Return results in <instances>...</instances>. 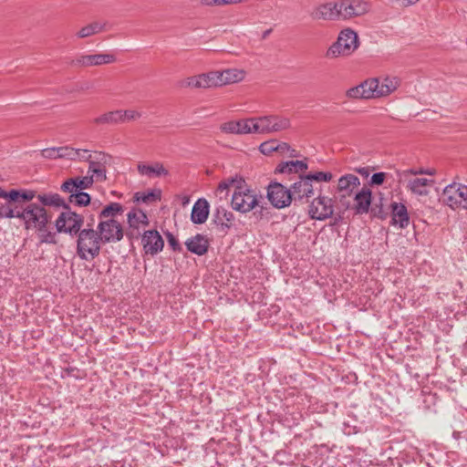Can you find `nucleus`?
Instances as JSON below:
<instances>
[{
    "instance_id": "47",
    "label": "nucleus",
    "mask_w": 467,
    "mask_h": 467,
    "mask_svg": "<svg viewBox=\"0 0 467 467\" xmlns=\"http://www.w3.org/2000/svg\"><path fill=\"white\" fill-rule=\"evenodd\" d=\"M275 144L276 140H275L263 142L259 147L260 151L265 155H270L271 153L277 151Z\"/></svg>"
},
{
    "instance_id": "14",
    "label": "nucleus",
    "mask_w": 467,
    "mask_h": 467,
    "mask_svg": "<svg viewBox=\"0 0 467 467\" xmlns=\"http://www.w3.org/2000/svg\"><path fill=\"white\" fill-rule=\"evenodd\" d=\"M267 198L271 204L278 209L288 206L292 202L289 189L275 182L268 185Z\"/></svg>"
},
{
    "instance_id": "62",
    "label": "nucleus",
    "mask_w": 467,
    "mask_h": 467,
    "mask_svg": "<svg viewBox=\"0 0 467 467\" xmlns=\"http://www.w3.org/2000/svg\"><path fill=\"white\" fill-rule=\"evenodd\" d=\"M463 437L467 440V431H466V432H464Z\"/></svg>"
},
{
    "instance_id": "32",
    "label": "nucleus",
    "mask_w": 467,
    "mask_h": 467,
    "mask_svg": "<svg viewBox=\"0 0 467 467\" xmlns=\"http://www.w3.org/2000/svg\"><path fill=\"white\" fill-rule=\"evenodd\" d=\"M105 29V24L100 22H92L83 27H81L77 33L78 38H86L97 35Z\"/></svg>"
},
{
    "instance_id": "10",
    "label": "nucleus",
    "mask_w": 467,
    "mask_h": 467,
    "mask_svg": "<svg viewBox=\"0 0 467 467\" xmlns=\"http://www.w3.org/2000/svg\"><path fill=\"white\" fill-rule=\"evenodd\" d=\"M117 61L115 55L111 53L83 54L71 61L73 67H89L109 65Z\"/></svg>"
},
{
    "instance_id": "33",
    "label": "nucleus",
    "mask_w": 467,
    "mask_h": 467,
    "mask_svg": "<svg viewBox=\"0 0 467 467\" xmlns=\"http://www.w3.org/2000/svg\"><path fill=\"white\" fill-rule=\"evenodd\" d=\"M123 212V207L119 202H110L105 206L99 213V220L115 219L119 214Z\"/></svg>"
},
{
    "instance_id": "45",
    "label": "nucleus",
    "mask_w": 467,
    "mask_h": 467,
    "mask_svg": "<svg viewBox=\"0 0 467 467\" xmlns=\"http://www.w3.org/2000/svg\"><path fill=\"white\" fill-rule=\"evenodd\" d=\"M73 151H74V159L73 161H90V159L93 155V153H90L89 150H85V149H75L73 148Z\"/></svg>"
},
{
    "instance_id": "53",
    "label": "nucleus",
    "mask_w": 467,
    "mask_h": 467,
    "mask_svg": "<svg viewBox=\"0 0 467 467\" xmlns=\"http://www.w3.org/2000/svg\"><path fill=\"white\" fill-rule=\"evenodd\" d=\"M36 193L34 191H22L20 193V199L24 201H31L35 198Z\"/></svg>"
},
{
    "instance_id": "37",
    "label": "nucleus",
    "mask_w": 467,
    "mask_h": 467,
    "mask_svg": "<svg viewBox=\"0 0 467 467\" xmlns=\"http://www.w3.org/2000/svg\"><path fill=\"white\" fill-rule=\"evenodd\" d=\"M244 182V180L242 177L235 176L228 178L219 183L218 190L220 192H223L225 190H228L230 187H233L235 190L236 186H240V184Z\"/></svg>"
},
{
    "instance_id": "25",
    "label": "nucleus",
    "mask_w": 467,
    "mask_h": 467,
    "mask_svg": "<svg viewBox=\"0 0 467 467\" xmlns=\"http://www.w3.org/2000/svg\"><path fill=\"white\" fill-rule=\"evenodd\" d=\"M217 73L219 87L238 83L244 79L246 72L240 68H228L222 71H215Z\"/></svg>"
},
{
    "instance_id": "23",
    "label": "nucleus",
    "mask_w": 467,
    "mask_h": 467,
    "mask_svg": "<svg viewBox=\"0 0 467 467\" xmlns=\"http://www.w3.org/2000/svg\"><path fill=\"white\" fill-rule=\"evenodd\" d=\"M372 202L371 190L364 186L360 191L355 193L353 210L356 214H364L368 213Z\"/></svg>"
},
{
    "instance_id": "7",
    "label": "nucleus",
    "mask_w": 467,
    "mask_h": 467,
    "mask_svg": "<svg viewBox=\"0 0 467 467\" xmlns=\"http://www.w3.org/2000/svg\"><path fill=\"white\" fill-rule=\"evenodd\" d=\"M97 232L103 244L117 243L123 238V227L116 219L99 220Z\"/></svg>"
},
{
    "instance_id": "52",
    "label": "nucleus",
    "mask_w": 467,
    "mask_h": 467,
    "mask_svg": "<svg viewBox=\"0 0 467 467\" xmlns=\"http://www.w3.org/2000/svg\"><path fill=\"white\" fill-rule=\"evenodd\" d=\"M166 235H167L168 244L171 247V249L173 251L181 250V245H180L178 240L175 238V236L171 233H167Z\"/></svg>"
},
{
    "instance_id": "15",
    "label": "nucleus",
    "mask_w": 467,
    "mask_h": 467,
    "mask_svg": "<svg viewBox=\"0 0 467 467\" xmlns=\"http://www.w3.org/2000/svg\"><path fill=\"white\" fill-rule=\"evenodd\" d=\"M309 215L315 220H325L332 216L334 205L331 198L318 196L315 198L309 206Z\"/></svg>"
},
{
    "instance_id": "57",
    "label": "nucleus",
    "mask_w": 467,
    "mask_h": 467,
    "mask_svg": "<svg viewBox=\"0 0 467 467\" xmlns=\"http://www.w3.org/2000/svg\"><path fill=\"white\" fill-rule=\"evenodd\" d=\"M247 0H222L223 5H237L243 2H246Z\"/></svg>"
},
{
    "instance_id": "13",
    "label": "nucleus",
    "mask_w": 467,
    "mask_h": 467,
    "mask_svg": "<svg viewBox=\"0 0 467 467\" xmlns=\"http://www.w3.org/2000/svg\"><path fill=\"white\" fill-rule=\"evenodd\" d=\"M254 117L230 120L220 126L222 132L233 135L255 134Z\"/></svg>"
},
{
    "instance_id": "11",
    "label": "nucleus",
    "mask_w": 467,
    "mask_h": 467,
    "mask_svg": "<svg viewBox=\"0 0 467 467\" xmlns=\"http://www.w3.org/2000/svg\"><path fill=\"white\" fill-rule=\"evenodd\" d=\"M109 156L102 151H95L88 162V174L92 176L94 182H104L107 179V165Z\"/></svg>"
},
{
    "instance_id": "17",
    "label": "nucleus",
    "mask_w": 467,
    "mask_h": 467,
    "mask_svg": "<svg viewBox=\"0 0 467 467\" xmlns=\"http://www.w3.org/2000/svg\"><path fill=\"white\" fill-rule=\"evenodd\" d=\"M377 84L375 78H368L360 84L348 88L346 97L349 99H377L375 94Z\"/></svg>"
},
{
    "instance_id": "48",
    "label": "nucleus",
    "mask_w": 467,
    "mask_h": 467,
    "mask_svg": "<svg viewBox=\"0 0 467 467\" xmlns=\"http://www.w3.org/2000/svg\"><path fill=\"white\" fill-rule=\"evenodd\" d=\"M294 170H295V161L282 162L276 168V171H278L280 173H291V172H294Z\"/></svg>"
},
{
    "instance_id": "44",
    "label": "nucleus",
    "mask_w": 467,
    "mask_h": 467,
    "mask_svg": "<svg viewBox=\"0 0 467 467\" xmlns=\"http://www.w3.org/2000/svg\"><path fill=\"white\" fill-rule=\"evenodd\" d=\"M60 189L62 192L69 193V195H72L79 192L76 184V182H74L73 178H69L67 181H65L62 183Z\"/></svg>"
},
{
    "instance_id": "43",
    "label": "nucleus",
    "mask_w": 467,
    "mask_h": 467,
    "mask_svg": "<svg viewBox=\"0 0 467 467\" xmlns=\"http://www.w3.org/2000/svg\"><path fill=\"white\" fill-rule=\"evenodd\" d=\"M417 175H422V168H411L405 170L400 173V181L407 182V180L417 178Z\"/></svg>"
},
{
    "instance_id": "50",
    "label": "nucleus",
    "mask_w": 467,
    "mask_h": 467,
    "mask_svg": "<svg viewBox=\"0 0 467 467\" xmlns=\"http://www.w3.org/2000/svg\"><path fill=\"white\" fill-rule=\"evenodd\" d=\"M385 172H376L371 176L370 184L371 185H381L386 179Z\"/></svg>"
},
{
    "instance_id": "56",
    "label": "nucleus",
    "mask_w": 467,
    "mask_h": 467,
    "mask_svg": "<svg viewBox=\"0 0 467 467\" xmlns=\"http://www.w3.org/2000/svg\"><path fill=\"white\" fill-rule=\"evenodd\" d=\"M275 147L277 148V151H285L288 150L290 146L286 142H278L276 141Z\"/></svg>"
},
{
    "instance_id": "40",
    "label": "nucleus",
    "mask_w": 467,
    "mask_h": 467,
    "mask_svg": "<svg viewBox=\"0 0 467 467\" xmlns=\"http://www.w3.org/2000/svg\"><path fill=\"white\" fill-rule=\"evenodd\" d=\"M73 180L76 182L78 190L82 192L83 190L89 188L93 182H95L92 176H89L88 174L83 177H74Z\"/></svg>"
},
{
    "instance_id": "38",
    "label": "nucleus",
    "mask_w": 467,
    "mask_h": 467,
    "mask_svg": "<svg viewBox=\"0 0 467 467\" xmlns=\"http://www.w3.org/2000/svg\"><path fill=\"white\" fill-rule=\"evenodd\" d=\"M41 243L55 244V234L47 230V225H45L41 230H36Z\"/></svg>"
},
{
    "instance_id": "27",
    "label": "nucleus",
    "mask_w": 467,
    "mask_h": 467,
    "mask_svg": "<svg viewBox=\"0 0 467 467\" xmlns=\"http://www.w3.org/2000/svg\"><path fill=\"white\" fill-rule=\"evenodd\" d=\"M210 211V205L206 199H198L192 209L191 220L194 224H202L206 222Z\"/></svg>"
},
{
    "instance_id": "6",
    "label": "nucleus",
    "mask_w": 467,
    "mask_h": 467,
    "mask_svg": "<svg viewBox=\"0 0 467 467\" xmlns=\"http://www.w3.org/2000/svg\"><path fill=\"white\" fill-rule=\"evenodd\" d=\"M439 201L452 210L467 207V185L453 182L444 187Z\"/></svg>"
},
{
    "instance_id": "31",
    "label": "nucleus",
    "mask_w": 467,
    "mask_h": 467,
    "mask_svg": "<svg viewBox=\"0 0 467 467\" xmlns=\"http://www.w3.org/2000/svg\"><path fill=\"white\" fill-rule=\"evenodd\" d=\"M93 123L96 125H117L121 123L119 116V110H111L101 114L100 116L93 119Z\"/></svg>"
},
{
    "instance_id": "5",
    "label": "nucleus",
    "mask_w": 467,
    "mask_h": 467,
    "mask_svg": "<svg viewBox=\"0 0 467 467\" xmlns=\"http://www.w3.org/2000/svg\"><path fill=\"white\" fill-rule=\"evenodd\" d=\"M16 218L24 222L26 230H41L50 220L47 210L36 203H30L22 211H17Z\"/></svg>"
},
{
    "instance_id": "20",
    "label": "nucleus",
    "mask_w": 467,
    "mask_h": 467,
    "mask_svg": "<svg viewBox=\"0 0 467 467\" xmlns=\"http://www.w3.org/2000/svg\"><path fill=\"white\" fill-rule=\"evenodd\" d=\"M141 243L145 253L151 255L161 252L164 246L163 239L156 230L145 231L141 238Z\"/></svg>"
},
{
    "instance_id": "12",
    "label": "nucleus",
    "mask_w": 467,
    "mask_h": 467,
    "mask_svg": "<svg viewBox=\"0 0 467 467\" xmlns=\"http://www.w3.org/2000/svg\"><path fill=\"white\" fill-rule=\"evenodd\" d=\"M341 19H350L369 12L370 5L364 0H341L339 2Z\"/></svg>"
},
{
    "instance_id": "39",
    "label": "nucleus",
    "mask_w": 467,
    "mask_h": 467,
    "mask_svg": "<svg viewBox=\"0 0 467 467\" xmlns=\"http://www.w3.org/2000/svg\"><path fill=\"white\" fill-rule=\"evenodd\" d=\"M119 110V116L121 119V123H125L128 121L135 120L141 117V113L137 110L127 109V110Z\"/></svg>"
},
{
    "instance_id": "58",
    "label": "nucleus",
    "mask_w": 467,
    "mask_h": 467,
    "mask_svg": "<svg viewBox=\"0 0 467 467\" xmlns=\"http://www.w3.org/2000/svg\"><path fill=\"white\" fill-rule=\"evenodd\" d=\"M435 173H436L435 169H423L422 168V175L427 174V175L433 176V175H435Z\"/></svg>"
},
{
    "instance_id": "55",
    "label": "nucleus",
    "mask_w": 467,
    "mask_h": 467,
    "mask_svg": "<svg viewBox=\"0 0 467 467\" xmlns=\"http://www.w3.org/2000/svg\"><path fill=\"white\" fill-rule=\"evenodd\" d=\"M201 5L203 6L223 5L222 0H201Z\"/></svg>"
},
{
    "instance_id": "36",
    "label": "nucleus",
    "mask_w": 467,
    "mask_h": 467,
    "mask_svg": "<svg viewBox=\"0 0 467 467\" xmlns=\"http://www.w3.org/2000/svg\"><path fill=\"white\" fill-rule=\"evenodd\" d=\"M68 201L73 204L85 206L89 203L90 196L88 193L79 191L77 193L69 195Z\"/></svg>"
},
{
    "instance_id": "19",
    "label": "nucleus",
    "mask_w": 467,
    "mask_h": 467,
    "mask_svg": "<svg viewBox=\"0 0 467 467\" xmlns=\"http://www.w3.org/2000/svg\"><path fill=\"white\" fill-rule=\"evenodd\" d=\"M314 20H337L341 19L339 3H325L316 6L311 12Z\"/></svg>"
},
{
    "instance_id": "34",
    "label": "nucleus",
    "mask_w": 467,
    "mask_h": 467,
    "mask_svg": "<svg viewBox=\"0 0 467 467\" xmlns=\"http://www.w3.org/2000/svg\"><path fill=\"white\" fill-rule=\"evenodd\" d=\"M214 217L215 222L218 224L225 225L227 227H229V223H231L234 219L233 213L224 207H218L216 209Z\"/></svg>"
},
{
    "instance_id": "18",
    "label": "nucleus",
    "mask_w": 467,
    "mask_h": 467,
    "mask_svg": "<svg viewBox=\"0 0 467 467\" xmlns=\"http://www.w3.org/2000/svg\"><path fill=\"white\" fill-rule=\"evenodd\" d=\"M127 223L129 225L127 235L138 237L140 234V230L149 224V219L143 211L134 208L128 213Z\"/></svg>"
},
{
    "instance_id": "28",
    "label": "nucleus",
    "mask_w": 467,
    "mask_h": 467,
    "mask_svg": "<svg viewBox=\"0 0 467 467\" xmlns=\"http://www.w3.org/2000/svg\"><path fill=\"white\" fill-rule=\"evenodd\" d=\"M187 249L199 256L203 255L207 253L209 248V241L202 234H196L185 242Z\"/></svg>"
},
{
    "instance_id": "16",
    "label": "nucleus",
    "mask_w": 467,
    "mask_h": 467,
    "mask_svg": "<svg viewBox=\"0 0 467 467\" xmlns=\"http://www.w3.org/2000/svg\"><path fill=\"white\" fill-rule=\"evenodd\" d=\"M291 200L299 202H307L309 198L314 195L313 184L310 178L300 176V179L294 182L289 188Z\"/></svg>"
},
{
    "instance_id": "51",
    "label": "nucleus",
    "mask_w": 467,
    "mask_h": 467,
    "mask_svg": "<svg viewBox=\"0 0 467 467\" xmlns=\"http://www.w3.org/2000/svg\"><path fill=\"white\" fill-rule=\"evenodd\" d=\"M57 147L47 148L41 150V156L46 159H57Z\"/></svg>"
},
{
    "instance_id": "24",
    "label": "nucleus",
    "mask_w": 467,
    "mask_h": 467,
    "mask_svg": "<svg viewBox=\"0 0 467 467\" xmlns=\"http://www.w3.org/2000/svg\"><path fill=\"white\" fill-rule=\"evenodd\" d=\"M391 224L400 229L406 228L410 223L407 207L401 202H393L390 204Z\"/></svg>"
},
{
    "instance_id": "4",
    "label": "nucleus",
    "mask_w": 467,
    "mask_h": 467,
    "mask_svg": "<svg viewBox=\"0 0 467 467\" xmlns=\"http://www.w3.org/2000/svg\"><path fill=\"white\" fill-rule=\"evenodd\" d=\"M255 134H275L291 128V119L279 114L254 117Z\"/></svg>"
},
{
    "instance_id": "42",
    "label": "nucleus",
    "mask_w": 467,
    "mask_h": 467,
    "mask_svg": "<svg viewBox=\"0 0 467 467\" xmlns=\"http://www.w3.org/2000/svg\"><path fill=\"white\" fill-rule=\"evenodd\" d=\"M57 159H67V160L73 161V159H74L73 147H70V146L57 147Z\"/></svg>"
},
{
    "instance_id": "60",
    "label": "nucleus",
    "mask_w": 467,
    "mask_h": 467,
    "mask_svg": "<svg viewBox=\"0 0 467 467\" xmlns=\"http://www.w3.org/2000/svg\"><path fill=\"white\" fill-rule=\"evenodd\" d=\"M357 171L363 176H368V168H358V169H357Z\"/></svg>"
},
{
    "instance_id": "54",
    "label": "nucleus",
    "mask_w": 467,
    "mask_h": 467,
    "mask_svg": "<svg viewBox=\"0 0 467 467\" xmlns=\"http://www.w3.org/2000/svg\"><path fill=\"white\" fill-rule=\"evenodd\" d=\"M307 169V164L303 161H295V170L294 172H299L306 171Z\"/></svg>"
},
{
    "instance_id": "61",
    "label": "nucleus",
    "mask_w": 467,
    "mask_h": 467,
    "mask_svg": "<svg viewBox=\"0 0 467 467\" xmlns=\"http://www.w3.org/2000/svg\"><path fill=\"white\" fill-rule=\"evenodd\" d=\"M452 437L455 439V440H460L462 438V432L461 431H454L452 432Z\"/></svg>"
},
{
    "instance_id": "35",
    "label": "nucleus",
    "mask_w": 467,
    "mask_h": 467,
    "mask_svg": "<svg viewBox=\"0 0 467 467\" xmlns=\"http://www.w3.org/2000/svg\"><path fill=\"white\" fill-rule=\"evenodd\" d=\"M161 200V191L160 190H152L148 192H136L134 194V201L138 202H157Z\"/></svg>"
},
{
    "instance_id": "41",
    "label": "nucleus",
    "mask_w": 467,
    "mask_h": 467,
    "mask_svg": "<svg viewBox=\"0 0 467 467\" xmlns=\"http://www.w3.org/2000/svg\"><path fill=\"white\" fill-rule=\"evenodd\" d=\"M306 177L310 178V182H329L332 179L331 172L317 171L315 173H309Z\"/></svg>"
},
{
    "instance_id": "59",
    "label": "nucleus",
    "mask_w": 467,
    "mask_h": 467,
    "mask_svg": "<svg viewBox=\"0 0 467 467\" xmlns=\"http://www.w3.org/2000/svg\"><path fill=\"white\" fill-rule=\"evenodd\" d=\"M420 0H402V4L405 6H410L415 5Z\"/></svg>"
},
{
    "instance_id": "46",
    "label": "nucleus",
    "mask_w": 467,
    "mask_h": 467,
    "mask_svg": "<svg viewBox=\"0 0 467 467\" xmlns=\"http://www.w3.org/2000/svg\"><path fill=\"white\" fill-rule=\"evenodd\" d=\"M0 218H16V212H15L9 203H1Z\"/></svg>"
},
{
    "instance_id": "30",
    "label": "nucleus",
    "mask_w": 467,
    "mask_h": 467,
    "mask_svg": "<svg viewBox=\"0 0 467 467\" xmlns=\"http://www.w3.org/2000/svg\"><path fill=\"white\" fill-rule=\"evenodd\" d=\"M37 200L45 206L67 208L65 200L58 193H43L37 195Z\"/></svg>"
},
{
    "instance_id": "26",
    "label": "nucleus",
    "mask_w": 467,
    "mask_h": 467,
    "mask_svg": "<svg viewBox=\"0 0 467 467\" xmlns=\"http://www.w3.org/2000/svg\"><path fill=\"white\" fill-rule=\"evenodd\" d=\"M407 189L414 195L424 197L430 193V188L434 181L426 178H412L407 180Z\"/></svg>"
},
{
    "instance_id": "22",
    "label": "nucleus",
    "mask_w": 467,
    "mask_h": 467,
    "mask_svg": "<svg viewBox=\"0 0 467 467\" xmlns=\"http://www.w3.org/2000/svg\"><path fill=\"white\" fill-rule=\"evenodd\" d=\"M360 185V180L354 174H346L337 181V191L339 193L340 202L344 198L350 197Z\"/></svg>"
},
{
    "instance_id": "8",
    "label": "nucleus",
    "mask_w": 467,
    "mask_h": 467,
    "mask_svg": "<svg viewBox=\"0 0 467 467\" xmlns=\"http://www.w3.org/2000/svg\"><path fill=\"white\" fill-rule=\"evenodd\" d=\"M217 78V73L215 71H210L183 78L180 81L179 85L183 88L207 89L219 87Z\"/></svg>"
},
{
    "instance_id": "29",
    "label": "nucleus",
    "mask_w": 467,
    "mask_h": 467,
    "mask_svg": "<svg viewBox=\"0 0 467 467\" xmlns=\"http://www.w3.org/2000/svg\"><path fill=\"white\" fill-rule=\"evenodd\" d=\"M138 172L147 177H161L167 176L169 171L164 168L163 164L156 161L150 165L140 162L137 166Z\"/></svg>"
},
{
    "instance_id": "3",
    "label": "nucleus",
    "mask_w": 467,
    "mask_h": 467,
    "mask_svg": "<svg viewBox=\"0 0 467 467\" xmlns=\"http://www.w3.org/2000/svg\"><path fill=\"white\" fill-rule=\"evenodd\" d=\"M264 201V198L261 194H258L254 190L249 188L245 182L240 186H236V189L234 191L232 195V207L234 210L246 213L256 207L263 208L260 203Z\"/></svg>"
},
{
    "instance_id": "9",
    "label": "nucleus",
    "mask_w": 467,
    "mask_h": 467,
    "mask_svg": "<svg viewBox=\"0 0 467 467\" xmlns=\"http://www.w3.org/2000/svg\"><path fill=\"white\" fill-rule=\"evenodd\" d=\"M82 224V216L70 211L68 208L62 212L56 220V227L59 233L77 234L80 232Z\"/></svg>"
},
{
    "instance_id": "2",
    "label": "nucleus",
    "mask_w": 467,
    "mask_h": 467,
    "mask_svg": "<svg viewBox=\"0 0 467 467\" xmlns=\"http://www.w3.org/2000/svg\"><path fill=\"white\" fill-rule=\"evenodd\" d=\"M358 34L351 28H346L340 31L337 40L327 49L325 57L328 59L348 57L358 49Z\"/></svg>"
},
{
    "instance_id": "21",
    "label": "nucleus",
    "mask_w": 467,
    "mask_h": 467,
    "mask_svg": "<svg viewBox=\"0 0 467 467\" xmlns=\"http://www.w3.org/2000/svg\"><path fill=\"white\" fill-rule=\"evenodd\" d=\"M376 79L375 94L377 98L387 97L393 93L400 85L399 78L394 76H384L374 78Z\"/></svg>"
},
{
    "instance_id": "1",
    "label": "nucleus",
    "mask_w": 467,
    "mask_h": 467,
    "mask_svg": "<svg viewBox=\"0 0 467 467\" xmlns=\"http://www.w3.org/2000/svg\"><path fill=\"white\" fill-rule=\"evenodd\" d=\"M94 220L88 223L87 228L80 230L78 234L77 254L82 259L89 261L97 257L100 253L102 240H99L97 230H94Z\"/></svg>"
},
{
    "instance_id": "49",
    "label": "nucleus",
    "mask_w": 467,
    "mask_h": 467,
    "mask_svg": "<svg viewBox=\"0 0 467 467\" xmlns=\"http://www.w3.org/2000/svg\"><path fill=\"white\" fill-rule=\"evenodd\" d=\"M20 193H21V191H18V190H11L9 192H5V190H3V195L1 196V198L8 199L13 202H16L20 199Z\"/></svg>"
}]
</instances>
